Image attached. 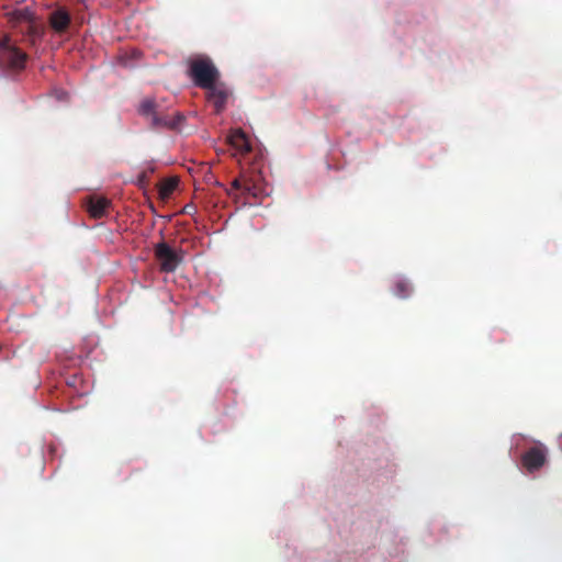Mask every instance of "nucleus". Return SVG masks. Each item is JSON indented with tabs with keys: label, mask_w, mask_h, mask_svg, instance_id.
I'll use <instances>...</instances> for the list:
<instances>
[{
	"label": "nucleus",
	"mask_w": 562,
	"mask_h": 562,
	"mask_svg": "<svg viewBox=\"0 0 562 562\" xmlns=\"http://www.w3.org/2000/svg\"><path fill=\"white\" fill-rule=\"evenodd\" d=\"M138 114L156 131H178L186 120L182 113L166 104L165 100L154 98H146L139 103Z\"/></svg>",
	"instance_id": "nucleus-1"
},
{
	"label": "nucleus",
	"mask_w": 562,
	"mask_h": 562,
	"mask_svg": "<svg viewBox=\"0 0 562 562\" xmlns=\"http://www.w3.org/2000/svg\"><path fill=\"white\" fill-rule=\"evenodd\" d=\"M188 75L193 83L201 88H211L220 80V71L213 60L205 55H199L188 60Z\"/></svg>",
	"instance_id": "nucleus-2"
},
{
	"label": "nucleus",
	"mask_w": 562,
	"mask_h": 562,
	"mask_svg": "<svg viewBox=\"0 0 562 562\" xmlns=\"http://www.w3.org/2000/svg\"><path fill=\"white\" fill-rule=\"evenodd\" d=\"M154 254L159 269L164 272H173L182 263L186 255L181 248L171 247L166 241L158 243Z\"/></svg>",
	"instance_id": "nucleus-3"
},
{
	"label": "nucleus",
	"mask_w": 562,
	"mask_h": 562,
	"mask_svg": "<svg viewBox=\"0 0 562 562\" xmlns=\"http://www.w3.org/2000/svg\"><path fill=\"white\" fill-rule=\"evenodd\" d=\"M26 54L10 44V38L0 41V65L8 69H23L26 61Z\"/></svg>",
	"instance_id": "nucleus-4"
},
{
	"label": "nucleus",
	"mask_w": 562,
	"mask_h": 562,
	"mask_svg": "<svg viewBox=\"0 0 562 562\" xmlns=\"http://www.w3.org/2000/svg\"><path fill=\"white\" fill-rule=\"evenodd\" d=\"M209 102L214 106L215 113H222L232 94L231 90L224 82L216 81L211 88H204Z\"/></svg>",
	"instance_id": "nucleus-5"
},
{
	"label": "nucleus",
	"mask_w": 562,
	"mask_h": 562,
	"mask_svg": "<svg viewBox=\"0 0 562 562\" xmlns=\"http://www.w3.org/2000/svg\"><path fill=\"white\" fill-rule=\"evenodd\" d=\"M547 460V450L542 445L529 448L521 456V464L529 472L533 473L541 469Z\"/></svg>",
	"instance_id": "nucleus-6"
},
{
	"label": "nucleus",
	"mask_w": 562,
	"mask_h": 562,
	"mask_svg": "<svg viewBox=\"0 0 562 562\" xmlns=\"http://www.w3.org/2000/svg\"><path fill=\"white\" fill-rule=\"evenodd\" d=\"M227 140L231 147L235 149L236 155L244 156L251 150V144L241 128L233 130Z\"/></svg>",
	"instance_id": "nucleus-7"
},
{
	"label": "nucleus",
	"mask_w": 562,
	"mask_h": 562,
	"mask_svg": "<svg viewBox=\"0 0 562 562\" xmlns=\"http://www.w3.org/2000/svg\"><path fill=\"white\" fill-rule=\"evenodd\" d=\"M71 18L67 10L60 8L49 15V24L57 33H64L70 25Z\"/></svg>",
	"instance_id": "nucleus-8"
},
{
	"label": "nucleus",
	"mask_w": 562,
	"mask_h": 562,
	"mask_svg": "<svg viewBox=\"0 0 562 562\" xmlns=\"http://www.w3.org/2000/svg\"><path fill=\"white\" fill-rule=\"evenodd\" d=\"M110 201L102 196H92L88 203V212L93 218H101L106 214Z\"/></svg>",
	"instance_id": "nucleus-9"
},
{
	"label": "nucleus",
	"mask_w": 562,
	"mask_h": 562,
	"mask_svg": "<svg viewBox=\"0 0 562 562\" xmlns=\"http://www.w3.org/2000/svg\"><path fill=\"white\" fill-rule=\"evenodd\" d=\"M261 194L260 187L256 183L255 179L244 176V182H243V190H241V196L243 204H248L249 198L257 199Z\"/></svg>",
	"instance_id": "nucleus-10"
},
{
	"label": "nucleus",
	"mask_w": 562,
	"mask_h": 562,
	"mask_svg": "<svg viewBox=\"0 0 562 562\" xmlns=\"http://www.w3.org/2000/svg\"><path fill=\"white\" fill-rule=\"evenodd\" d=\"M11 21H13V22H27V23H30L29 32L32 33V34L36 32L35 26L32 24V22H33V14L27 9H22V10L13 11L11 13Z\"/></svg>",
	"instance_id": "nucleus-11"
},
{
	"label": "nucleus",
	"mask_w": 562,
	"mask_h": 562,
	"mask_svg": "<svg viewBox=\"0 0 562 562\" xmlns=\"http://www.w3.org/2000/svg\"><path fill=\"white\" fill-rule=\"evenodd\" d=\"M177 180L176 179H167L164 182H161L159 188V194L162 199L168 198L177 188Z\"/></svg>",
	"instance_id": "nucleus-12"
},
{
	"label": "nucleus",
	"mask_w": 562,
	"mask_h": 562,
	"mask_svg": "<svg viewBox=\"0 0 562 562\" xmlns=\"http://www.w3.org/2000/svg\"><path fill=\"white\" fill-rule=\"evenodd\" d=\"M244 176L245 175H241L239 178H236L232 181L231 190L228 191V194L231 196H234L235 199H240L239 196H241Z\"/></svg>",
	"instance_id": "nucleus-13"
},
{
	"label": "nucleus",
	"mask_w": 562,
	"mask_h": 562,
	"mask_svg": "<svg viewBox=\"0 0 562 562\" xmlns=\"http://www.w3.org/2000/svg\"><path fill=\"white\" fill-rule=\"evenodd\" d=\"M148 181V175L146 171H143L138 175L137 182L140 187H144Z\"/></svg>",
	"instance_id": "nucleus-14"
},
{
	"label": "nucleus",
	"mask_w": 562,
	"mask_h": 562,
	"mask_svg": "<svg viewBox=\"0 0 562 562\" xmlns=\"http://www.w3.org/2000/svg\"><path fill=\"white\" fill-rule=\"evenodd\" d=\"M406 286H407V283H397V285H396V289H397L396 294L398 296L405 297L406 294L404 292L406 291Z\"/></svg>",
	"instance_id": "nucleus-15"
}]
</instances>
